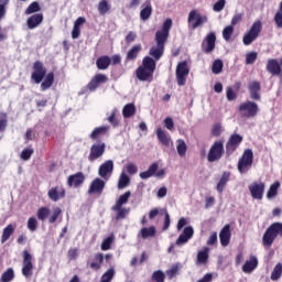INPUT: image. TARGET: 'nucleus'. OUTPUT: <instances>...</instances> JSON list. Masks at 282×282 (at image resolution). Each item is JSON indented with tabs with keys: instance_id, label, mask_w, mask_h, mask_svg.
I'll return each instance as SVG.
<instances>
[{
	"instance_id": "14",
	"label": "nucleus",
	"mask_w": 282,
	"mask_h": 282,
	"mask_svg": "<svg viewBox=\"0 0 282 282\" xmlns=\"http://www.w3.org/2000/svg\"><path fill=\"white\" fill-rule=\"evenodd\" d=\"M98 175L105 182H109V180H111V176L113 175V161L107 160L106 162H104L98 169Z\"/></svg>"
},
{
	"instance_id": "50",
	"label": "nucleus",
	"mask_w": 282,
	"mask_h": 282,
	"mask_svg": "<svg viewBox=\"0 0 282 282\" xmlns=\"http://www.w3.org/2000/svg\"><path fill=\"white\" fill-rule=\"evenodd\" d=\"M282 275V264L278 263L271 272V281H279Z\"/></svg>"
},
{
	"instance_id": "34",
	"label": "nucleus",
	"mask_w": 282,
	"mask_h": 282,
	"mask_svg": "<svg viewBox=\"0 0 282 282\" xmlns=\"http://www.w3.org/2000/svg\"><path fill=\"white\" fill-rule=\"evenodd\" d=\"M156 138L163 147H171V137L162 128L156 129Z\"/></svg>"
},
{
	"instance_id": "5",
	"label": "nucleus",
	"mask_w": 282,
	"mask_h": 282,
	"mask_svg": "<svg viewBox=\"0 0 282 282\" xmlns=\"http://www.w3.org/2000/svg\"><path fill=\"white\" fill-rule=\"evenodd\" d=\"M62 214L63 209L61 207L54 208L53 213L50 210V207H40L36 212V217L39 221H47L48 219V224H56Z\"/></svg>"
},
{
	"instance_id": "6",
	"label": "nucleus",
	"mask_w": 282,
	"mask_h": 282,
	"mask_svg": "<svg viewBox=\"0 0 282 282\" xmlns=\"http://www.w3.org/2000/svg\"><path fill=\"white\" fill-rule=\"evenodd\" d=\"M262 30L263 24L261 23V20H257L256 22H253L250 30L242 37L243 45H252V43H254V41L259 39Z\"/></svg>"
},
{
	"instance_id": "23",
	"label": "nucleus",
	"mask_w": 282,
	"mask_h": 282,
	"mask_svg": "<svg viewBox=\"0 0 282 282\" xmlns=\"http://www.w3.org/2000/svg\"><path fill=\"white\" fill-rule=\"evenodd\" d=\"M230 237H232V232L230 231V225L227 224L223 227V229L219 232L220 246H223V248L229 246Z\"/></svg>"
},
{
	"instance_id": "35",
	"label": "nucleus",
	"mask_w": 282,
	"mask_h": 282,
	"mask_svg": "<svg viewBox=\"0 0 282 282\" xmlns=\"http://www.w3.org/2000/svg\"><path fill=\"white\" fill-rule=\"evenodd\" d=\"M142 52V44L133 45L127 53L126 59L127 61H135L138 58V54Z\"/></svg>"
},
{
	"instance_id": "25",
	"label": "nucleus",
	"mask_w": 282,
	"mask_h": 282,
	"mask_svg": "<svg viewBox=\"0 0 282 282\" xmlns=\"http://www.w3.org/2000/svg\"><path fill=\"white\" fill-rule=\"evenodd\" d=\"M43 13H35L26 19V28L29 30H36L43 23Z\"/></svg>"
},
{
	"instance_id": "17",
	"label": "nucleus",
	"mask_w": 282,
	"mask_h": 282,
	"mask_svg": "<svg viewBox=\"0 0 282 282\" xmlns=\"http://www.w3.org/2000/svg\"><path fill=\"white\" fill-rule=\"evenodd\" d=\"M105 149H107V145L105 142L95 143L90 147V152L88 155L89 162H96L99 158H102L105 155Z\"/></svg>"
},
{
	"instance_id": "40",
	"label": "nucleus",
	"mask_w": 282,
	"mask_h": 282,
	"mask_svg": "<svg viewBox=\"0 0 282 282\" xmlns=\"http://www.w3.org/2000/svg\"><path fill=\"white\" fill-rule=\"evenodd\" d=\"M135 111V104H127L126 106H123L122 116L123 118H133Z\"/></svg>"
},
{
	"instance_id": "36",
	"label": "nucleus",
	"mask_w": 282,
	"mask_h": 282,
	"mask_svg": "<svg viewBox=\"0 0 282 282\" xmlns=\"http://www.w3.org/2000/svg\"><path fill=\"white\" fill-rule=\"evenodd\" d=\"M111 210H113V213H117L116 215V220H120V219H126L127 215H129L130 209L129 208H124L122 206L118 207L117 205H113Z\"/></svg>"
},
{
	"instance_id": "58",
	"label": "nucleus",
	"mask_w": 282,
	"mask_h": 282,
	"mask_svg": "<svg viewBox=\"0 0 282 282\" xmlns=\"http://www.w3.org/2000/svg\"><path fill=\"white\" fill-rule=\"evenodd\" d=\"M111 243H113V236H109L101 242V250L107 251L111 250Z\"/></svg>"
},
{
	"instance_id": "44",
	"label": "nucleus",
	"mask_w": 282,
	"mask_h": 282,
	"mask_svg": "<svg viewBox=\"0 0 282 282\" xmlns=\"http://www.w3.org/2000/svg\"><path fill=\"white\" fill-rule=\"evenodd\" d=\"M107 120L111 124V127H113V129L120 127V119H118V110H112Z\"/></svg>"
},
{
	"instance_id": "4",
	"label": "nucleus",
	"mask_w": 282,
	"mask_h": 282,
	"mask_svg": "<svg viewBox=\"0 0 282 282\" xmlns=\"http://www.w3.org/2000/svg\"><path fill=\"white\" fill-rule=\"evenodd\" d=\"M276 237H282V223H272L262 236V245L264 248H272V243Z\"/></svg>"
},
{
	"instance_id": "16",
	"label": "nucleus",
	"mask_w": 282,
	"mask_h": 282,
	"mask_svg": "<svg viewBox=\"0 0 282 282\" xmlns=\"http://www.w3.org/2000/svg\"><path fill=\"white\" fill-rule=\"evenodd\" d=\"M249 193L252 199H263V194L265 193V183L253 182L249 185Z\"/></svg>"
},
{
	"instance_id": "19",
	"label": "nucleus",
	"mask_w": 282,
	"mask_h": 282,
	"mask_svg": "<svg viewBox=\"0 0 282 282\" xmlns=\"http://www.w3.org/2000/svg\"><path fill=\"white\" fill-rule=\"evenodd\" d=\"M85 184V173L77 172L67 177V186L69 188H80Z\"/></svg>"
},
{
	"instance_id": "37",
	"label": "nucleus",
	"mask_w": 282,
	"mask_h": 282,
	"mask_svg": "<svg viewBox=\"0 0 282 282\" xmlns=\"http://www.w3.org/2000/svg\"><path fill=\"white\" fill-rule=\"evenodd\" d=\"M230 182V172H224L219 182L217 183V191L218 193H224V188H226V185Z\"/></svg>"
},
{
	"instance_id": "64",
	"label": "nucleus",
	"mask_w": 282,
	"mask_h": 282,
	"mask_svg": "<svg viewBox=\"0 0 282 282\" xmlns=\"http://www.w3.org/2000/svg\"><path fill=\"white\" fill-rule=\"evenodd\" d=\"M67 257H68L69 261L76 260V258L78 257V249L77 248H70L68 250Z\"/></svg>"
},
{
	"instance_id": "61",
	"label": "nucleus",
	"mask_w": 282,
	"mask_h": 282,
	"mask_svg": "<svg viewBox=\"0 0 282 282\" xmlns=\"http://www.w3.org/2000/svg\"><path fill=\"white\" fill-rule=\"evenodd\" d=\"M256 61H257V52H251L246 55L247 65H253Z\"/></svg>"
},
{
	"instance_id": "2",
	"label": "nucleus",
	"mask_w": 282,
	"mask_h": 282,
	"mask_svg": "<svg viewBox=\"0 0 282 282\" xmlns=\"http://www.w3.org/2000/svg\"><path fill=\"white\" fill-rule=\"evenodd\" d=\"M31 80H33L35 85H41L42 91H47V89L54 85V73L51 72L47 74V68H45L43 62L36 61L33 63Z\"/></svg>"
},
{
	"instance_id": "42",
	"label": "nucleus",
	"mask_w": 282,
	"mask_h": 282,
	"mask_svg": "<svg viewBox=\"0 0 282 282\" xmlns=\"http://www.w3.org/2000/svg\"><path fill=\"white\" fill-rule=\"evenodd\" d=\"M97 10L100 17H105V14L111 11V4L107 0H101L97 6Z\"/></svg>"
},
{
	"instance_id": "52",
	"label": "nucleus",
	"mask_w": 282,
	"mask_h": 282,
	"mask_svg": "<svg viewBox=\"0 0 282 282\" xmlns=\"http://www.w3.org/2000/svg\"><path fill=\"white\" fill-rule=\"evenodd\" d=\"M131 182V178L126 173H121L119 181H118V188H127V185Z\"/></svg>"
},
{
	"instance_id": "63",
	"label": "nucleus",
	"mask_w": 282,
	"mask_h": 282,
	"mask_svg": "<svg viewBox=\"0 0 282 282\" xmlns=\"http://www.w3.org/2000/svg\"><path fill=\"white\" fill-rule=\"evenodd\" d=\"M226 96L229 102H231V100H237V93L232 90V87H227Z\"/></svg>"
},
{
	"instance_id": "30",
	"label": "nucleus",
	"mask_w": 282,
	"mask_h": 282,
	"mask_svg": "<svg viewBox=\"0 0 282 282\" xmlns=\"http://www.w3.org/2000/svg\"><path fill=\"white\" fill-rule=\"evenodd\" d=\"M155 235H158L155 226L143 227L139 232V237H141V239H151L155 237Z\"/></svg>"
},
{
	"instance_id": "18",
	"label": "nucleus",
	"mask_w": 282,
	"mask_h": 282,
	"mask_svg": "<svg viewBox=\"0 0 282 282\" xmlns=\"http://www.w3.org/2000/svg\"><path fill=\"white\" fill-rule=\"evenodd\" d=\"M188 23H192V30H197L204 23H208V17L202 15L196 10H193L188 14Z\"/></svg>"
},
{
	"instance_id": "59",
	"label": "nucleus",
	"mask_w": 282,
	"mask_h": 282,
	"mask_svg": "<svg viewBox=\"0 0 282 282\" xmlns=\"http://www.w3.org/2000/svg\"><path fill=\"white\" fill-rule=\"evenodd\" d=\"M224 132V128L221 127V123H215L212 128V135H214V138H219V135H221V133Z\"/></svg>"
},
{
	"instance_id": "56",
	"label": "nucleus",
	"mask_w": 282,
	"mask_h": 282,
	"mask_svg": "<svg viewBox=\"0 0 282 282\" xmlns=\"http://www.w3.org/2000/svg\"><path fill=\"white\" fill-rule=\"evenodd\" d=\"M176 274H180V264H173L172 268L166 271V275L170 280L175 279Z\"/></svg>"
},
{
	"instance_id": "26",
	"label": "nucleus",
	"mask_w": 282,
	"mask_h": 282,
	"mask_svg": "<svg viewBox=\"0 0 282 282\" xmlns=\"http://www.w3.org/2000/svg\"><path fill=\"white\" fill-rule=\"evenodd\" d=\"M210 257V248L204 247L203 250L197 252L196 256V265H206Z\"/></svg>"
},
{
	"instance_id": "28",
	"label": "nucleus",
	"mask_w": 282,
	"mask_h": 282,
	"mask_svg": "<svg viewBox=\"0 0 282 282\" xmlns=\"http://www.w3.org/2000/svg\"><path fill=\"white\" fill-rule=\"evenodd\" d=\"M151 14H153V7L151 6V0H147L142 4V9L140 12L141 21H149V19H151Z\"/></svg>"
},
{
	"instance_id": "31",
	"label": "nucleus",
	"mask_w": 282,
	"mask_h": 282,
	"mask_svg": "<svg viewBox=\"0 0 282 282\" xmlns=\"http://www.w3.org/2000/svg\"><path fill=\"white\" fill-rule=\"evenodd\" d=\"M108 132L109 126L97 127L93 130L89 138L90 140H98L99 138H102V135H107Z\"/></svg>"
},
{
	"instance_id": "21",
	"label": "nucleus",
	"mask_w": 282,
	"mask_h": 282,
	"mask_svg": "<svg viewBox=\"0 0 282 282\" xmlns=\"http://www.w3.org/2000/svg\"><path fill=\"white\" fill-rule=\"evenodd\" d=\"M193 235H195L193 227H185L183 232L176 239V246H184V243H188V240L193 239Z\"/></svg>"
},
{
	"instance_id": "47",
	"label": "nucleus",
	"mask_w": 282,
	"mask_h": 282,
	"mask_svg": "<svg viewBox=\"0 0 282 282\" xmlns=\"http://www.w3.org/2000/svg\"><path fill=\"white\" fill-rule=\"evenodd\" d=\"M113 276H116V270L110 268L101 275L100 282H111Z\"/></svg>"
},
{
	"instance_id": "62",
	"label": "nucleus",
	"mask_w": 282,
	"mask_h": 282,
	"mask_svg": "<svg viewBox=\"0 0 282 282\" xmlns=\"http://www.w3.org/2000/svg\"><path fill=\"white\" fill-rule=\"evenodd\" d=\"M135 39H138V34H135V32L130 31L127 35H126V43L127 45H131V43H133V41H135Z\"/></svg>"
},
{
	"instance_id": "39",
	"label": "nucleus",
	"mask_w": 282,
	"mask_h": 282,
	"mask_svg": "<svg viewBox=\"0 0 282 282\" xmlns=\"http://www.w3.org/2000/svg\"><path fill=\"white\" fill-rule=\"evenodd\" d=\"M279 188H281V183L279 181L270 185L269 191L267 192V199H274L279 195Z\"/></svg>"
},
{
	"instance_id": "3",
	"label": "nucleus",
	"mask_w": 282,
	"mask_h": 282,
	"mask_svg": "<svg viewBox=\"0 0 282 282\" xmlns=\"http://www.w3.org/2000/svg\"><path fill=\"white\" fill-rule=\"evenodd\" d=\"M156 63L151 56H145L142 59V65L135 69V76L141 83L147 80H153V74H155Z\"/></svg>"
},
{
	"instance_id": "41",
	"label": "nucleus",
	"mask_w": 282,
	"mask_h": 282,
	"mask_svg": "<svg viewBox=\"0 0 282 282\" xmlns=\"http://www.w3.org/2000/svg\"><path fill=\"white\" fill-rule=\"evenodd\" d=\"M14 235V226L12 224H9L3 230L1 236V243H6Z\"/></svg>"
},
{
	"instance_id": "32",
	"label": "nucleus",
	"mask_w": 282,
	"mask_h": 282,
	"mask_svg": "<svg viewBox=\"0 0 282 282\" xmlns=\"http://www.w3.org/2000/svg\"><path fill=\"white\" fill-rule=\"evenodd\" d=\"M111 65V57L108 55H102L97 58L96 61V67L97 69L105 70L109 69V66Z\"/></svg>"
},
{
	"instance_id": "43",
	"label": "nucleus",
	"mask_w": 282,
	"mask_h": 282,
	"mask_svg": "<svg viewBox=\"0 0 282 282\" xmlns=\"http://www.w3.org/2000/svg\"><path fill=\"white\" fill-rule=\"evenodd\" d=\"M187 149L188 148L186 147V142L183 139H178L176 141V151L181 158H184V155H186Z\"/></svg>"
},
{
	"instance_id": "29",
	"label": "nucleus",
	"mask_w": 282,
	"mask_h": 282,
	"mask_svg": "<svg viewBox=\"0 0 282 282\" xmlns=\"http://www.w3.org/2000/svg\"><path fill=\"white\" fill-rule=\"evenodd\" d=\"M257 265H259V260H257V257L251 256L250 260L246 261V263L242 265V272L250 274V272L257 270Z\"/></svg>"
},
{
	"instance_id": "7",
	"label": "nucleus",
	"mask_w": 282,
	"mask_h": 282,
	"mask_svg": "<svg viewBox=\"0 0 282 282\" xmlns=\"http://www.w3.org/2000/svg\"><path fill=\"white\" fill-rule=\"evenodd\" d=\"M224 153H226V150L224 149V140H217L209 148L207 161L210 163L219 162V160L224 158Z\"/></svg>"
},
{
	"instance_id": "57",
	"label": "nucleus",
	"mask_w": 282,
	"mask_h": 282,
	"mask_svg": "<svg viewBox=\"0 0 282 282\" xmlns=\"http://www.w3.org/2000/svg\"><path fill=\"white\" fill-rule=\"evenodd\" d=\"M235 32V26L234 25H228L223 30V39L225 41H228L230 39V36H232Z\"/></svg>"
},
{
	"instance_id": "38",
	"label": "nucleus",
	"mask_w": 282,
	"mask_h": 282,
	"mask_svg": "<svg viewBox=\"0 0 282 282\" xmlns=\"http://www.w3.org/2000/svg\"><path fill=\"white\" fill-rule=\"evenodd\" d=\"M158 169V163H152L147 171L140 173L141 180H149V177H153Z\"/></svg>"
},
{
	"instance_id": "9",
	"label": "nucleus",
	"mask_w": 282,
	"mask_h": 282,
	"mask_svg": "<svg viewBox=\"0 0 282 282\" xmlns=\"http://www.w3.org/2000/svg\"><path fill=\"white\" fill-rule=\"evenodd\" d=\"M254 160V153L252 150H245L242 156L238 161V171L239 173H248L250 166H252V162Z\"/></svg>"
},
{
	"instance_id": "15",
	"label": "nucleus",
	"mask_w": 282,
	"mask_h": 282,
	"mask_svg": "<svg viewBox=\"0 0 282 282\" xmlns=\"http://www.w3.org/2000/svg\"><path fill=\"white\" fill-rule=\"evenodd\" d=\"M107 183L105 182V178L96 177L91 181L89 187H88V195H97L100 197L102 193L105 192V186Z\"/></svg>"
},
{
	"instance_id": "1",
	"label": "nucleus",
	"mask_w": 282,
	"mask_h": 282,
	"mask_svg": "<svg viewBox=\"0 0 282 282\" xmlns=\"http://www.w3.org/2000/svg\"><path fill=\"white\" fill-rule=\"evenodd\" d=\"M171 28H173V20L166 19L163 22L162 29L156 31L154 37L156 46H152L149 52L154 61H160V58L164 56V47L166 46V42L169 41Z\"/></svg>"
},
{
	"instance_id": "10",
	"label": "nucleus",
	"mask_w": 282,
	"mask_h": 282,
	"mask_svg": "<svg viewBox=\"0 0 282 282\" xmlns=\"http://www.w3.org/2000/svg\"><path fill=\"white\" fill-rule=\"evenodd\" d=\"M188 74H191V68H188V62H180L176 66V83L178 87H184V85H186Z\"/></svg>"
},
{
	"instance_id": "53",
	"label": "nucleus",
	"mask_w": 282,
	"mask_h": 282,
	"mask_svg": "<svg viewBox=\"0 0 282 282\" xmlns=\"http://www.w3.org/2000/svg\"><path fill=\"white\" fill-rule=\"evenodd\" d=\"M8 129V113L0 112V133H3Z\"/></svg>"
},
{
	"instance_id": "12",
	"label": "nucleus",
	"mask_w": 282,
	"mask_h": 282,
	"mask_svg": "<svg viewBox=\"0 0 282 282\" xmlns=\"http://www.w3.org/2000/svg\"><path fill=\"white\" fill-rule=\"evenodd\" d=\"M22 274L23 276H25L26 279H30V276H32L33 274V270H34V263H32L33 261V257L32 253H30V251L24 250L22 252Z\"/></svg>"
},
{
	"instance_id": "49",
	"label": "nucleus",
	"mask_w": 282,
	"mask_h": 282,
	"mask_svg": "<svg viewBox=\"0 0 282 282\" xmlns=\"http://www.w3.org/2000/svg\"><path fill=\"white\" fill-rule=\"evenodd\" d=\"M213 74H221L224 72V62L221 59H215L212 65Z\"/></svg>"
},
{
	"instance_id": "60",
	"label": "nucleus",
	"mask_w": 282,
	"mask_h": 282,
	"mask_svg": "<svg viewBox=\"0 0 282 282\" xmlns=\"http://www.w3.org/2000/svg\"><path fill=\"white\" fill-rule=\"evenodd\" d=\"M226 8V0H218L214 6L213 10L214 12H221Z\"/></svg>"
},
{
	"instance_id": "54",
	"label": "nucleus",
	"mask_w": 282,
	"mask_h": 282,
	"mask_svg": "<svg viewBox=\"0 0 282 282\" xmlns=\"http://www.w3.org/2000/svg\"><path fill=\"white\" fill-rule=\"evenodd\" d=\"M32 155H34V149L25 148L24 150H22L20 158L24 162H28V160H30V158H32Z\"/></svg>"
},
{
	"instance_id": "45",
	"label": "nucleus",
	"mask_w": 282,
	"mask_h": 282,
	"mask_svg": "<svg viewBox=\"0 0 282 282\" xmlns=\"http://www.w3.org/2000/svg\"><path fill=\"white\" fill-rule=\"evenodd\" d=\"M36 12H41V4L37 1L32 2L24 11L26 17L30 14H36Z\"/></svg>"
},
{
	"instance_id": "48",
	"label": "nucleus",
	"mask_w": 282,
	"mask_h": 282,
	"mask_svg": "<svg viewBox=\"0 0 282 282\" xmlns=\"http://www.w3.org/2000/svg\"><path fill=\"white\" fill-rule=\"evenodd\" d=\"M129 197H131V192L128 191L118 198L115 206H117V208L124 206V204H128Z\"/></svg>"
},
{
	"instance_id": "20",
	"label": "nucleus",
	"mask_w": 282,
	"mask_h": 282,
	"mask_svg": "<svg viewBox=\"0 0 282 282\" xmlns=\"http://www.w3.org/2000/svg\"><path fill=\"white\" fill-rule=\"evenodd\" d=\"M108 77L105 74H96L90 82L87 85V89H89V91H96L98 89V87H100V85H105V83H107Z\"/></svg>"
},
{
	"instance_id": "33",
	"label": "nucleus",
	"mask_w": 282,
	"mask_h": 282,
	"mask_svg": "<svg viewBox=\"0 0 282 282\" xmlns=\"http://www.w3.org/2000/svg\"><path fill=\"white\" fill-rule=\"evenodd\" d=\"M102 261H105V256L102 253H96L94 261L87 262V265H89L91 270L98 271L100 268H102Z\"/></svg>"
},
{
	"instance_id": "51",
	"label": "nucleus",
	"mask_w": 282,
	"mask_h": 282,
	"mask_svg": "<svg viewBox=\"0 0 282 282\" xmlns=\"http://www.w3.org/2000/svg\"><path fill=\"white\" fill-rule=\"evenodd\" d=\"M14 279V270L12 268H9L7 271H4L0 278L1 282H10Z\"/></svg>"
},
{
	"instance_id": "11",
	"label": "nucleus",
	"mask_w": 282,
	"mask_h": 282,
	"mask_svg": "<svg viewBox=\"0 0 282 282\" xmlns=\"http://www.w3.org/2000/svg\"><path fill=\"white\" fill-rule=\"evenodd\" d=\"M241 142H243V137L241 134H238V133L231 134L225 145L226 155L230 158V155H232V153H235V151L239 149V147L241 145Z\"/></svg>"
},
{
	"instance_id": "22",
	"label": "nucleus",
	"mask_w": 282,
	"mask_h": 282,
	"mask_svg": "<svg viewBox=\"0 0 282 282\" xmlns=\"http://www.w3.org/2000/svg\"><path fill=\"white\" fill-rule=\"evenodd\" d=\"M267 72L269 74H272V76H281L282 68H281V64L279 63V59H276V58L268 59Z\"/></svg>"
},
{
	"instance_id": "24",
	"label": "nucleus",
	"mask_w": 282,
	"mask_h": 282,
	"mask_svg": "<svg viewBox=\"0 0 282 282\" xmlns=\"http://www.w3.org/2000/svg\"><path fill=\"white\" fill-rule=\"evenodd\" d=\"M251 100H261V83L253 80L248 85Z\"/></svg>"
},
{
	"instance_id": "55",
	"label": "nucleus",
	"mask_w": 282,
	"mask_h": 282,
	"mask_svg": "<svg viewBox=\"0 0 282 282\" xmlns=\"http://www.w3.org/2000/svg\"><path fill=\"white\" fill-rule=\"evenodd\" d=\"M152 281L154 282H164L166 275L163 273L162 270L154 271L151 276Z\"/></svg>"
},
{
	"instance_id": "46",
	"label": "nucleus",
	"mask_w": 282,
	"mask_h": 282,
	"mask_svg": "<svg viewBox=\"0 0 282 282\" xmlns=\"http://www.w3.org/2000/svg\"><path fill=\"white\" fill-rule=\"evenodd\" d=\"M26 228L28 230H30V232H36L39 228V220L36 219V217L32 216L28 219Z\"/></svg>"
},
{
	"instance_id": "27",
	"label": "nucleus",
	"mask_w": 282,
	"mask_h": 282,
	"mask_svg": "<svg viewBox=\"0 0 282 282\" xmlns=\"http://www.w3.org/2000/svg\"><path fill=\"white\" fill-rule=\"evenodd\" d=\"M48 197L52 202H58L65 197V188L63 186H55L48 191Z\"/></svg>"
},
{
	"instance_id": "8",
	"label": "nucleus",
	"mask_w": 282,
	"mask_h": 282,
	"mask_svg": "<svg viewBox=\"0 0 282 282\" xmlns=\"http://www.w3.org/2000/svg\"><path fill=\"white\" fill-rule=\"evenodd\" d=\"M238 111L241 118H257V115L259 113V105L254 101L248 100L239 105Z\"/></svg>"
},
{
	"instance_id": "13",
	"label": "nucleus",
	"mask_w": 282,
	"mask_h": 282,
	"mask_svg": "<svg viewBox=\"0 0 282 282\" xmlns=\"http://www.w3.org/2000/svg\"><path fill=\"white\" fill-rule=\"evenodd\" d=\"M217 44V34L215 32H209L202 42V52L204 54H213Z\"/></svg>"
}]
</instances>
